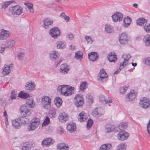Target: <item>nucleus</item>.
<instances>
[{
  "instance_id": "nucleus-63",
  "label": "nucleus",
  "mask_w": 150,
  "mask_h": 150,
  "mask_svg": "<svg viewBox=\"0 0 150 150\" xmlns=\"http://www.w3.org/2000/svg\"><path fill=\"white\" fill-rule=\"evenodd\" d=\"M66 16V15L65 14V13H63L61 14L60 17L64 19Z\"/></svg>"
},
{
  "instance_id": "nucleus-22",
  "label": "nucleus",
  "mask_w": 150,
  "mask_h": 150,
  "mask_svg": "<svg viewBox=\"0 0 150 150\" xmlns=\"http://www.w3.org/2000/svg\"><path fill=\"white\" fill-rule=\"evenodd\" d=\"M69 70L68 66L66 64H62L60 67V71L63 73L66 74L67 73Z\"/></svg>"
},
{
  "instance_id": "nucleus-28",
  "label": "nucleus",
  "mask_w": 150,
  "mask_h": 150,
  "mask_svg": "<svg viewBox=\"0 0 150 150\" xmlns=\"http://www.w3.org/2000/svg\"><path fill=\"white\" fill-rule=\"evenodd\" d=\"M32 145L28 142L23 143L22 147V150H30L32 147Z\"/></svg>"
},
{
  "instance_id": "nucleus-64",
  "label": "nucleus",
  "mask_w": 150,
  "mask_h": 150,
  "mask_svg": "<svg viewBox=\"0 0 150 150\" xmlns=\"http://www.w3.org/2000/svg\"><path fill=\"white\" fill-rule=\"evenodd\" d=\"M75 48V46L74 45H71L69 47L70 49L72 50H74Z\"/></svg>"
},
{
  "instance_id": "nucleus-14",
  "label": "nucleus",
  "mask_w": 150,
  "mask_h": 150,
  "mask_svg": "<svg viewBox=\"0 0 150 150\" xmlns=\"http://www.w3.org/2000/svg\"><path fill=\"white\" fill-rule=\"evenodd\" d=\"M123 16L122 13L116 12L112 16V18L113 21L115 22H116L118 21H120L122 20Z\"/></svg>"
},
{
  "instance_id": "nucleus-1",
  "label": "nucleus",
  "mask_w": 150,
  "mask_h": 150,
  "mask_svg": "<svg viewBox=\"0 0 150 150\" xmlns=\"http://www.w3.org/2000/svg\"><path fill=\"white\" fill-rule=\"evenodd\" d=\"M20 110L21 114L23 116L18 118L20 121H21V123L22 124H28L29 122V120L25 117L28 116L30 114V111L24 105L22 106L21 107Z\"/></svg>"
},
{
  "instance_id": "nucleus-16",
  "label": "nucleus",
  "mask_w": 150,
  "mask_h": 150,
  "mask_svg": "<svg viewBox=\"0 0 150 150\" xmlns=\"http://www.w3.org/2000/svg\"><path fill=\"white\" fill-rule=\"evenodd\" d=\"M79 120L81 122H85L87 120L86 114L84 111L80 112L78 117Z\"/></svg>"
},
{
  "instance_id": "nucleus-17",
  "label": "nucleus",
  "mask_w": 150,
  "mask_h": 150,
  "mask_svg": "<svg viewBox=\"0 0 150 150\" xmlns=\"http://www.w3.org/2000/svg\"><path fill=\"white\" fill-rule=\"evenodd\" d=\"M108 59L110 62H115L117 60V55L115 53L111 52L108 54Z\"/></svg>"
},
{
  "instance_id": "nucleus-13",
  "label": "nucleus",
  "mask_w": 150,
  "mask_h": 150,
  "mask_svg": "<svg viewBox=\"0 0 150 150\" xmlns=\"http://www.w3.org/2000/svg\"><path fill=\"white\" fill-rule=\"evenodd\" d=\"M35 88L34 82L29 81L25 85V89L28 92H30L34 90Z\"/></svg>"
},
{
  "instance_id": "nucleus-2",
  "label": "nucleus",
  "mask_w": 150,
  "mask_h": 150,
  "mask_svg": "<svg viewBox=\"0 0 150 150\" xmlns=\"http://www.w3.org/2000/svg\"><path fill=\"white\" fill-rule=\"evenodd\" d=\"M9 11L13 15H19L23 13V8L22 7L16 5L10 7Z\"/></svg>"
},
{
  "instance_id": "nucleus-8",
  "label": "nucleus",
  "mask_w": 150,
  "mask_h": 150,
  "mask_svg": "<svg viewBox=\"0 0 150 150\" xmlns=\"http://www.w3.org/2000/svg\"><path fill=\"white\" fill-rule=\"evenodd\" d=\"M54 142L55 140L52 138H47L42 141L41 145L43 147H49L50 145L52 144Z\"/></svg>"
},
{
  "instance_id": "nucleus-3",
  "label": "nucleus",
  "mask_w": 150,
  "mask_h": 150,
  "mask_svg": "<svg viewBox=\"0 0 150 150\" xmlns=\"http://www.w3.org/2000/svg\"><path fill=\"white\" fill-rule=\"evenodd\" d=\"M51 99L48 96H45L42 99V105L45 109L49 108L51 106Z\"/></svg>"
},
{
  "instance_id": "nucleus-18",
  "label": "nucleus",
  "mask_w": 150,
  "mask_h": 150,
  "mask_svg": "<svg viewBox=\"0 0 150 150\" xmlns=\"http://www.w3.org/2000/svg\"><path fill=\"white\" fill-rule=\"evenodd\" d=\"M8 31L3 29L0 33V39L4 40L7 39L9 36Z\"/></svg>"
},
{
  "instance_id": "nucleus-60",
  "label": "nucleus",
  "mask_w": 150,
  "mask_h": 150,
  "mask_svg": "<svg viewBox=\"0 0 150 150\" xmlns=\"http://www.w3.org/2000/svg\"><path fill=\"white\" fill-rule=\"evenodd\" d=\"M68 35L70 40H72L74 38V35L71 33H68Z\"/></svg>"
},
{
  "instance_id": "nucleus-10",
  "label": "nucleus",
  "mask_w": 150,
  "mask_h": 150,
  "mask_svg": "<svg viewBox=\"0 0 150 150\" xmlns=\"http://www.w3.org/2000/svg\"><path fill=\"white\" fill-rule=\"evenodd\" d=\"M119 41L122 44H126L128 42L127 37L125 33H122L120 35L119 37Z\"/></svg>"
},
{
  "instance_id": "nucleus-51",
  "label": "nucleus",
  "mask_w": 150,
  "mask_h": 150,
  "mask_svg": "<svg viewBox=\"0 0 150 150\" xmlns=\"http://www.w3.org/2000/svg\"><path fill=\"white\" fill-rule=\"evenodd\" d=\"M126 145L124 144H121L118 146V150H126Z\"/></svg>"
},
{
  "instance_id": "nucleus-15",
  "label": "nucleus",
  "mask_w": 150,
  "mask_h": 150,
  "mask_svg": "<svg viewBox=\"0 0 150 150\" xmlns=\"http://www.w3.org/2000/svg\"><path fill=\"white\" fill-rule=\"evenodd\" d=\"M137 94L135 93L133 90H131L130 93L126 97V99L129 101H132L136 97Z\"/></svg>"
},
{
  "instance_id": "nucleus-33",
  "label": "nucleus",
  "mask_w": 150,
  "mask_h": 150,
  "mask_svg": "<svg viewBox=\"0 0 150 150\" xmlns=\"http://www.w3.org/2000/svg\"><path fill=\"white\" fill-rule=\"evenodd\" d=\"M105 31L108 33H112L114 32L113 27L109 25H105Z\"/></svg>"
},
{
  "instance_id": "nucleus-43",
  "label": "nucleus",
  "mask_w": 150,
  "mask_h": 150,
  "mask_svg": "<svg viewBox=\"0 0 150 150\" xmlns=\"http://www.w3.org/2000/svg\"><path fill=\"white\" fill-rule=\"evenodd\" d=\"M144 41L146 45H150V35H146L144 39Z\"/></svg>"
},
{
  "instance_id": "nucleus-52",
  "label": "nucleus",
  "mask_w": 150,
  "mask_h": 150,
  "mask_svg": "<svg viewBox=\"0 0 150 150\" xmlns=\"http://www.w3.org/2000/svg\"><path fill=\"white\" fill-rule=\"evenodd\" d=\"M128 89V87L127 86H124L123 87H121L120 90V93L123 94L125 93Z\"/></svg>"
},
{
  "instance_id": "nucleus-11",
  "label": "nucleus",
  "mask_w": 150,
  "mask_h": 150,
  "mask_svg": "<svg viewBox=\"0 0 150 150\" xmlns=\"http://www.w3.org/2000/svg\"><path fill=\"white\" fill-rule=\"evenodd\" d=\"M99 57L98 53L96 52H92L89 53L88 54L89 59L91 61H95L97 60Z\"/></svg>"
},
{
  "instance_id": "nucleus-30",
  "label": "nucleus",
  "mask_w": 150,
  "mask_h": 150,
  "mask_svg": "<svg viewBox=\"0 0 150 150\" xmlns=\"http://www.w3.org/2000/svg\"><path fill=\"white\" fill-rule=\"evenodd\" d=\"M54 103L57 107H59L62 105V98L58 97H56L54 100Z\"/></svg>"
},
{
  "instance_id": "nucleus-25",
  "label": "nucleus",
  "mask_w": 150,
  "mask_h": 150,
  "mask_svg": "<svg viewBox=\"0 0 150 150\" xmlns=\"http://www.w3.org/2000/svg\"><path fill=\"white\" fill-rule=\"evenodd\" d=\"M13 127L16 129H19L21 127V124L18 118L13 120L12 121Z\"/></svg>"
},
{
  "instance_id": "nucleus-36",
  "label": "nucleus",
  "mask_w": 150,
  "mask_h": 150,
  "mask_svg": "<svg viewBox=\"0 0 150 150\" xmlns=\"http://www.w3.org/2000/svg\"><path fill=\"white\" fill-rule=\"evenodd\" d=\"M30 94L23 91H21L18 93V97L23 99H26L29 96Z\"/></svg>"
},
{
  "instance_id": "nucleus-38",
  "label": "nucleus",
  "mask_w": 150,
  "mask_h": 150,
  "mask_svg": "<svg viewBox=\"0 0 150 150\" xmlns=\"http://www.w3.org/2000/svg\"><path fill=\"white\" fill-rule=\"evenodd\" d=\"M108 99L109 100H106L105 97L103 96H100V101L102 102L104 101L106 103H110L112 102V100L110 97H108Z\"/></svg>"
},
{
  "instance_id": "nucleus-56",
  "label": "nucleus",
  "mask_w": 150,
  "mask_h": 150,
  "mask_svg": "<svg viewBox=\"0 0 150 150\" xmlns=\"http://www.w3.org/2000/svg\"><path fill=\"white\" fill-rule=\"evenodd\" d=\"M98 108H97L95 109L94 110H93V112L92 114L94 116H100V114L99 113V112H98Z\"/></svg>"
},
{
  "instance_id": "nucleus-41",
  "label": "nucleus",
  "mask_w": 150,
  "mask_h": 150,
  "mask_svg": "<svg viewBox=\"0 0 150 150\" xmlns=\"http://www.w3.org/2000/svg\"><path fill=\"white\" fill-rule=\"evenodd\" d=\"M87 101L89 104H91L93 102V97L89 94H87L86 96Z\"/></svg>"
},
{
  "instance_id": "nucleus-61",
  "label": "nucleus",
  "mask_w": 150,
  "mask_h": 150,
  "mask_svg": "<svg viewBox=\"0 0 150 150\" xmlns=\"http://www.w3.org/2000/svg\"><path fill=\"white\" fill-rule=\"evenodd\" d=\"M24 4L28 8L29 7H31L30 6H33V4L32 3H24Z\"/></svg>"
},
{
  "instance_id": "nucleus-54",
  "label": "nucleus",
  "mask_w": 150,
  "mask_h": 150,
  "mask_svg": "<svg viewBox=\"0 0 150 150\" xmlns=\"http://www.w3.org/2000/svg\"><path fill=\"white\" fill-rule=\"evenodd\" d=\"M144 63L148 66H150V57L145 58L144 59Z\"/></svg>"
},
{
  "instance_id": "nucleus-32",
  "label": "nucleus",
  "mask_w": 150,
  "mask_h": 150,
  "mask_svg": "<svg viewBox=\"0 0 150 150\" xmlns=\"http://www.w3.org/2000/svg\"><path fill=\"white\" fill-rule=\"evenodd\" d=\"M106 132L107 133H110L113 131L115 132H119V130L117 129L116 127H115L114 126H112L110 127H106L105 128Z\"/></svg>"
},
{
  "instance_id": "nucleus-26",
  "label": "nucleus",
  "mask_w": 150,
  "mask_h": 150,
  "mask_svg": "<svg viewBox=\"0 0 150 150\" xmlns=\"http://www.w3.org/2000/svg\"><path fill=\"white\" fill-rule=\"evenodd\" d=\"M68 88L67 91L66 92V93H64V96H67L71 95L74 92V88L73 87H72L69 86H68Z\"/></svg>"
},
{
  "instance_id": "nucleus-20",
  "label": "nucleus",
  "mask_w": 150,
  "mask_h": 150,
  "mask_svg": "<svg viewBox=\"0 0 150 150\" xmlns=\"http://www.w3.org/2000/svg\"><path fill=\"white\" fill-rule=\"evenodd\" d=\"M67 130L71 133L74 132L76 129L75 123L69 124L67 126Z\"/></svg>"
},
{
  "instance_id": "nucleus-4",
  "label": "nucleus",
  "mask_w": 150,
  "mask_h": 150,
  "mask_svg": "<svg viewBox=\"0 0 150 150\" xmlns=\"http://www.w3.org/2000/svg\"><path fill=\"white\" fill-rule=\"evenodd\" d=\"M83 96H81L77 95L74 97L75 104L77 107H81L84 104V99L83 98Z\"/></svg>"
},
{
  "instance_id": "nucleus-62",
  "label": "nucleus",
  "mask_w": 150,
  "mask_h": 150,
  "mask_svg": "<svg viewBox=\"0 0 150 150\" xmlns=\"http://www.w3.org/2000/svg\"><path fill=\"white\" fill-rule=\"evenodd\" d=\"M64 19L66 22H68L70 20V18L68 16H66L64 18Z\"/></svg>"
},
{
  "instance_id": "nucleus-55",
  "label": "nucleus",
  "mask_w": 150,
  "mask_h": 150,
  "mask_svg": "<svg viewBox=\"0 0 150 150\" xmlns=\"http://www.w3.org/2000/svg\"><path fill=\"white\" fill-rule=\"evenodd\" d=\"M144 30L147 32H150V24H148L147 25H146L144 27Z\"/></svg>"
},
{
  "instance_id": "nucleus-24",
  "label": "nucleus",
  "mask_w": 150,
  "mask_h": 150,
  "mask_svg": "<svg viewBox=\"0 0 150 150\" xmlns=\"http://www.w3.org/2000/svg\"><path fill=\"white\" fill-rule=\"evenodd\" d=\"M58 118L61 121H65L68 120L69 117L67 114L65 112H63L59 115Z\"/></svg>"
},
{
  "instance_id": "nucleus-21",
  "label": "nucleus",
  "mask_w": 150,
  "mask_h": 150,
  "mask_svg": "<svg viewBox=\"0 0 150 150\" xmlns=\"http://www.w3.org/2000/svg\"><path fill=\"white\" fill-rule=\"evenodd\" d=\"M59 52L55 51H52L50 53V58L51 59L55 61L58 58Z\"/></svg>"
},
{
  "instance_id": "nucleus-7",
  "label": "nucleus",
  "mask_w": 150,
  "mask_h": 150,
  "mask_svg": "<svg viewBox=\"0 0 150 150\" xmlns=\"http://www.w3.org/2000/svg\"><path fill=\"white\" fill-rule=\"evenodd\" d=\"M139 105L141 107L144 108H147L150 105V100L149 99L146 98H142L140 99Z\"/></svg>"
},
{
  "instance_id": "nucleus-5",
  "label": "nucleus",
  "mask_w": 150,
  "mask_h": 150,
  "mask_svg": "<svg viewBox=\"0 0 150 150\" xmlns=\"http://www.w3.org/2000/svg\"><path fill=\"white\" fill-rule=\"evenodd\" d=\"M98 76L99 77L98 78V80L101 82H103L107 80V78L108 77V75L106 73L105 71V70L102 69L100 71L98 75Z\"/></svg>"
},
{
  "instance_id": "nucleus-9",
  "label": "nucleus",
  "mask_w": 150,
  "mask_h": 150,
  "mask_svg": "<svg viewBox=\"0 0 150 150\" xmlns=\"http://www.w3.org/2000/svg\"><path fill=\"white\" fill-rule=\"evenodd\" d=\"M129 136V133L125 130L120 132L117 134V138L118 139L121 141L126 140Z\"/></svg>"
},
{
  "instance_id": "nucleus-50",
  "label": "nucleus",
  "mask_w": 150,
  "mask_h": 150,
  "mask_svg": "<svg viewBox=\"0 0 150 150\" xmlns=\"http://www.w3.org/2000/svg\"><path fill=\"white\" fill-rule=\"evenodd\" d=\"M122 57L124 58L125 60L124 62H127V63L129 59L131 57V56L129 54H124L122 56Z\"/></svg>"
},
{
  "instance_id": "nucleus-19",
  "label": "nucleus",
  "mask_w": 150,
  "mask_h": 150,
  "mask_svg": "<svg viewBox=\"0 0 150 150\" xmlns=\"http://www.w3.org/2000/svg\"><path fill=\"white\" fill-rule=\"evenodd\" d=\"M68 86L62 85L59 86L57 88V91L59 92H61L62 94L64 95V93H66V92L67 91L68 88Z\"/></svg>"
},
{
  "instance_id": "nucleus-29",
  "label": "nucleus",
  "mask_w": 150,
  "mask_h": 150,
  "mask_svg": "<svg viewBox=\"0 0 150 150\" xmlns=\"http://www.w3.org/2000/svg\"><path fill=\"white\" fill-rule=\"evenodd\" d=\"M112 147L110 143H107L103 144L100 147L99 150H109Z\"/></svg>"
},
{
  "instance_id": "nucleus-40",
  "label": "nucleus",
  "mask_w": 150,
  "mask_h": 150,
  "mask_svg": "<svg viewBox=\"0 0 150 150\" xmlns=\"http://www.w3.org/2000/svg\"><path fill=\"white\" fill-rule=\"evenodd\" d=\"M27 104L30 108H33L35 105V103L34 100L31 99L27 100L26 101Z\"/></svg>"
},
{
  "instance_id": "nucleus-39",
  "label": "nucleus",
  "mask_w": 150,
  "mask_h": 150,
  "mask_svg": "<svg viewBox=\"0 0 150 150\" xmlns=\"http://www.w3.org/2000/svg\"><path fill=\"white\" fill-rule=\"evenodd\" d=\"M137 25L142 26L145 23H147V20L143 18H140L137 20Z\"/></svg>"
},
{
  "instance_id": "nucleus-46",
  "label": "nucleus",
  "mask_w": 150,
  "mask_h": 150,
  "mask_svg": "<svg viewBox=\"0 0 150 150\" xmlns=\"http://www.w3.org/2000/svg\"><path fill=\"white\" fill-rule=\"evenodd\" d=\"M93 123V121L92 119H90L88 120L87 123V128L88 129H89L91 127Z\"/></svg>"
},
{
  "instance_id": "nucleus-45",
  "label": "nucleus",
  "mask_w": 150,
  "mask_h": 150,
  "mask_svg": "<svg viewBox=\"0 0 150 150\" xmlns=\"http://www.w3.org/2000/svg\"><path fill=\"white\" fill-rule=\"evenodd\" d=\"M127 64V62H123L122 63H121L120 64V69H118L117 71H115L114 73V74H116L118 73V72H119L120 70V69L123 68L124 66H125Z\"/></svg>"
},
{
  "instance_id": "nucleus-23",
  "label": "nucleus",
  "mask_w": 150,
  "mask_h": 150,
  "mask_svg": "<svg viewBox=\"0 0 150 150\" xmlns=\"http://www.w3.org/2000/svg\"><path fill=\"white\" fill-rule=\"evenodd\" d=\"M2 71L3 74L4 75H7L11 72V68H12V65H10L8 66L5 65Z\"/></svg>"
},
{
  "instance_id": "nucleus-6",
  "label": "nucleus",
  "mask_w": 150,
  "mask_h": 150,
  "mask_svg": "<svg viewBox=\"0 0 150 150\" xmlns=\"http://www.w3.org/2000/svg\"><path fill=\"white\" fill-rule=\"evenodd\" d=\"M50 34L52 37L56 39L60 35V30L57 27L52 28L50 30Z\"/></svg>"
},
{
  "instance_id": "nucleus-44",
  "label": "nucleus",
  "mask_w": 150,
  "mask_h": 150,
  "mask_svg": "<svg viewBox=\"0 0 150 150\" xmlns=\"http://www.w3.org/2000/svg\"><path fill=\"white\" fill-rule=\"evenodd\" d=\"M87 87V82L86 81L82 82L80 86V90L81 91H83L86 89Z\"/></svg>"
},
{
  "instance_id": "nucleus-57",
  "label": "nucleus",
  "mask_w": 150,
  "mask_h": 150,
  "mask_svg": "<svg viewBox=\"0 0 150 150\" xmlns=\"http://www.w3.org/2000/svg\"><path fill=\"white\" fill-rule=\"evenodd\" d=\"M85 38L88 43L90 44L92 43L93 40L91 37L87 36L85 37Z\"/></svg>"
},
{
  "instance_id": "nucleus-12",
  "label": "nucleus",
  "mask_w": 150,
  "mask_h": 150,
  "mask_svg": "<svg viewBox=\"0 0 150 150\" xmlns=\"http://www.w3.org/2000/svg\"><path fill=\"white\" fill-rule=\"evenodd\" d=\"M69 146L68 144L64 143H59L57 145V150H68Z\"/></svg>"
},
{
  "instance_id": "nucleus-27",
  "label": "nucleus",
  "mask_w": 150,
  "mask_h": 150,
  "mask_svg": "<svg viewBox=\"0 0 150 150\" xmlns=\"http://www.w3.org/2000/svg\"><path fill=\"white\" fill-rule=\"evenodd\" d=\"M15 2V1L14 0H11L8 1L3 2L1 4V8L2 9H5L6 8L8 5Z\"/></svg>"
},
{
  "instance_id": "nucleus-53",
  "label": "nucleus",
  "mask_w": 150,
  "mask_h": 150,
  "mask_svg": "<svg viewBox=\"0 0 150 150\" xmlns=\"http://www.w3.org/2000/svg\"><path fill=\"white\" fill-rule=\"evenodd\" d=\"M82 54L81 52H78L76 53L75 58L76 59H79L82 57Z\"/></svg>"
},
{
  "instance_id": "nucleus-49",
  "label": "nucleus",
  "mask_w": 150,
  "mask_h": 150,
  "mask_svg": "<svg viewBox=\"0 0 150 150\" xmlns=\"http://www.w3.org/2000/svg\"><path fill=\"white\" fill-rule=\"evenodd\" d=\"M50 118L48 117H47L42 123V126L43 127L46 126L48 125L50 123Z\"/></svg>"
},
{
  "instance_id": "nucleus-47",
  "label": "nucleus",
  "mask_w": 150,
  "mask_h": 150,
  "mask_svg": "<svg viewBox=\"0 0 150 150\" xmlns=\"http://www.w3.org/2000/svg\"><path fill=\"white\" fill-rule=\"evenodd\" d=\"M15 42L14 40L9 41L7 42V44L6 45V47H11L15 45Z\"/></svg>"
},
{
  "instance_id": "nucleus-59",
  "label": "nucleus",
  "mask_w": 150,
  "mask_h": 150,
  "mask_svg": "<svg viewBox=\"0 0 150 150\" xmlns=\"http://www.w3.org/2000/svg\"><path fill=\"white\" fill-rule=\"evenodd\" d=\"M17 55L19 59H21L24 55V53L23 52H20Z\"/></svg>"
},
{
  "instance_id": "nucleus-37",
  "label": "nucleus",
  "mask_w": 150,
  "mask_h": 150,
  "mask_svg": "<svg viewBox=\"0 0 150 150\" xmlns=\"http://www.w3.org/2000/svg\"><path fill=\"white\" fill-rule=\"evenodd\" d=\"M127 122H122L120 124L118 127H116V128L118 130L119 129L121 130L126 128L127 127Z\"/></svg>"
},
{
  "instance_id": "nucleus-35",
  "label": "nucleus",
  "mask_w": 150,
  "mask_h": 150,
  "mask_svg": "<svg viewBox=\"0 0 150 150\" xmlns=\"http://www.w3.org/2000/svg\"><path fill=\"white\" fill-rule=\"evenodd\" d=\"M131 18L129 17L125 18L123 21L124 26L125 27H128L129 26L131 21Z\"/></svg>"
},
{
  "instance_id": "nucleus-34",
  "label": "nucleus",
  "mask_w": 150,
  "mask_h": 150,
  "mask_svg": "<svg viewBox=\"0 0 150 150\" xmlns=\"http://www.w3.org/2000/svg\"><path fill=\"white\" fill-rule=\"evenodd\" d=\"M38 127V126L35 125L34 122L33 123L31 122L30 123V125L28 126V129L29 131H33L36 129Z\"/></svg>"
},
{
  "instance_id": "nucleus-42",
  "label": "nucleus",
  "mask_w": 150,
  "mask_h": 150,
  "mask_svg": "<svg viewBox=\"0 0 150 150\" xmlns=\"http://www.w3.org/2000/svg\"><path fill=\"white\" fill-rule=\"evenodd\" d=\"M56 44L57 48H64L65 47V43L61 41L57 42Z\"/></svg>"
},
{
  "instance_id": "nucleus-48",
  "label": "nucleus",
  "mask_w": 150,
  "mask_h": 150,
  "mask_svg": "<svg viewBox=\"0 0 150 150\" xmlns=\"http://www.w3.org/2000/svg\"><path fill=\"white\" fill-rule=\"evenodd\" d=\"M31 122L35 123V125L39 126L40 124V120L38 118H35V119H33L31 120Z\"/></svg>"
},
{
  "instance_id": "nucleus-31",
  "label": "nucleus",
  "mask_w": 150,
  "mask_h": 150,
  "mask_svg": "<svg viewBox=\"0 0 150 150\" xmlns=\"http://www.w3.org/2000/svg\"><path fill=\"white\" fill-rule=\"evenodd\" d=\"M43 22L44 23V27L46 28V26L52 24L53 21L49 18H47L43 21Z\"/></svg>"
},
{
  "instance_id": "nucleus-58",
  "label": "nucleus",
  "mask_w": 150,
  "mask_h": 150,
  "mask_svg": "<svg viewBox=\"0 0 150 150\" xmlns=\"http://www.w3.org/2000/svg\"><path fill=\"white\" fill-rule=\"evenodd\" d=\"M16 94L14 91L13 90L11 91V98L12 99H14L16 98Z\"/></svg>"
}]
</instances>
